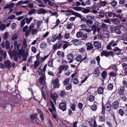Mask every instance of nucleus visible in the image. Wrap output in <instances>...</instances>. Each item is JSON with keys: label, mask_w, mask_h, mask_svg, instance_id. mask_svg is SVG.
Returning a JSON list of instances; mask_svg holds the SVG:
<instances>
[{"label": "nucleus", "mask_w": 127, "mask_h": 127, "mask_svg": "<svg viewBox=\"0 0 127 127\" xmlns=\"http://www.w3.org/2000/svg\"><path fill=\"white\" fill-rule=\"evenodd\" d=\"M66 57L68 61H69L68 62L69 63H70L73 62V60H72L73 59L74 57L72 54L71 53L68 54L67 55Z\"/></svg>", "instance_id": "10"}, {"label": "nucleus", "mask_w": 127, "mask_h": 127, "mask_svg": "<svg viewBox=\"0 0 127 127\" xmlns=\"http://www.w3.org/2000/svg\"><path fill=\"white\" fill-rule=\"evenodd\" d=\"M116 72L115 73H114V72H111L109 73V76L110 77H115L117 76L116 74Z\"/></svg>", "instance_id": "39"}, {"label": "nucleus", "mask_w": 127, "mask_h": 127, "mask_svg": "<svg viewBox=\"0 0 127 127\" xmlns=\"http://www.w3.org/2000/svg\"><path fill=\"white\" fill-rule=\"evenodd\" d=\"M51 41L53 42H54L57 39L56 37V35H54L52 36L51 38Z\"/></svg>", "instance_id": "63"}, {"label": "nucleus", "mask_w": 127, "mask_h": 127, "mask_svg": "<svg viewBox=\"0 0 127 127\" xmlns=\"http://www.w3.org/2000/svg\"><path fill=\"white\" fill-rule=\"evenodd\" d=\"M70 107L71 109L73 111H75L76 108V105L74 103L71 104L70 105Z\"/></svg>", "instance_id": "32"}, {"label": "nucleus", "mask_w": 127, "mask_h": 127, "mask_svg": "<svg viewBox=\"0 0 127 127\" xmlns=\"http://www.w3.org/2000/svg\"><path fill=\"white\" fill-rule=\"evenodd\" d=\"M104 89V88L101 87H99L97 89V93L98 94L101 95L103 94Z\"/></svg>", "instance_id": "17"}, {"label": "nucleus", "mask_w": 127, "mask_h": 127, "mask_svg": "<svg viewBox=\"0 0 127 127\" xmlns=\"http://www.w3.org/2000/svg\"><path fill=\"white\" fill-rule=\"evenodd\" d=\"M91 29L93 31V33H94L96 31V27L95 25H93L91 27Z\"/></svg>", "instance_id": "41"}, {"label": "nucleus", "mask_w": 127, "mask_h": 127, "mask_svg": "<svg viewBox=\"0 0 127 127\" xmlns=\"http://www.w3.org/2000/svg\"><path fill=\"white\" fill-rule=\"evenodd\" d=\"M118 113L121 116L123 117L125 114V112L122 109L120 108L118 110Z\"/></svg>", "instance_id": "29"}, {"label": "nucleus", "mask_w": 127, "mask_h": 127, "mask_svg": "<svg viewBox=\"0 0 127 127\" xmlns=\"http://www.w3.org/2000/svg\"><path fill=\"white\" fill-rule=\"evenodd\" d=\"M100 74L99 68V67H98L94 69V71L92 73L93 74V77L95 79L98 77Z\"/></svg>", "instance_id": "4"}, {"label": "nucleus", "mask_w": 127, "mask_h": 127, "mask_svg": "<svg viewBox=\"0 0 127 127\" xmlns=\"http://www.w3.org/2000/svg\"><path fill=\"white\" fill-rule=\"evenodd\" d=\"M100 5L101 6H104L106 4V2L105 1H102L100 0Z\"/></svg>", "instance_id": "59"}, {"label": "nucleus", "mask_w": 127, "mask_h": 127, "mask_svg": "<svg viewBox=\"0 0 127 127\" xmlns=\"http://www.w3.org/2000/svg\"><path fill=\"white\" fill-rule=\"evenodd\" d=\"M73 24H69L67 25L66 26V28L68 30H69L72 28V26H73Z\"/></svg>", "instance_id": "55"}, {"label": "nucleus", "mask_w": 127, "mask_h": 127, "mask_svg": "<svg viewBox=\"0 0 127 127\" xmlns=\"http://www.w3.org/2000/svg\"><path fill=\"white\" fill-rule=\"evenodd\" d=\"M125 90L124 87H121L119 90V94L120 95H123Z\"/></svg>", "instance_id": "20"}, {"label": "nucleus", "mask_w": 127, "mask_h": 127, "mask_svg": "<svg viewBox=\"0 0 127 127\" xmlns=\"http://www.w3.org/2000/svg\"><path fill=\"white\" fill-rule=\"evenodd\" d=\"M48 4L51 6H54L56 4L55 3L49 0L48 2Z\"/></svg>", "instance_id": "58"}, {"label": "nucleus", "mask_w": 127, "mask_h": 127, "mask_svg": "<svg viewBox=\"0 0 127 127\" xmlns=\"http://www.w3.org/2000/svg\"><path fill=\"white\" fill-rule=\"evenodd\" d=\"M66 11L68 13H71L72 14L74 15L76 17L81 18L82 17V15L80 14L71 9L67 10H66Z\"/></svg>", "instance_id": "5"}, {"label": "nucleus", "mask_w": 127, "mask_h": 127, "mask_svg": "<svg viewBox=\"0 0 127 127\" xmlns=\"http://www.w3.org/2000/svg\"><path fill=\"white\" fill-rule=\"evenodd\" d=\"M119 102L117 100H116L112 103V108L115 110L117 109L119 106Z\"/></svg>", "instance_id": "8"}, {"label": "nucleus", "mask_w": 127, "mask_h": 127, "mask_svg": "<svg viewBox=\"0 0 127 127\" xmlns=\"http://www.w3.org/2000/svg\"><path fill=\"white\" fill-rule=\"evenodd\" d=\"M107 88L109 90H111L113 89V85L112 84L110 83L108 85Z\"/></svg>", "instance_id": "46"}, {"label": "nucleus", "mask_w": 127, "mask_h": 127, "mask_svg": "<svg viewBox=\"0 0 127 127\" xmlns=\"http://www.w3.org/2000/svg\"><path fill=\"white\" fill-rule=\"evenodd\" d=\"M94 45L95 48L96 49H99L101 48V43L98 41H94Z\"/></svg>", "instance_id": "9"}, {"label": "nucleus", "mask_w": 127, "mask_h": 127, "mask_svg": "<svg viewBox=\"0 0 127 127\" xmlns=\"http://www.w3.org/2000/svg\"><path fill=\"white\" fill-rule=\"evenodd\" d=\"M5 46L6 49V50H8L9 49L10 43L9 41L8 40H6L5 42Z\"/></svg>", "instance_id": "30"}, {"label": "nucleus", "mask_w": 127, "mask_h": 127, "mask_svg": "<svg viewBox=\"0 0 127 127\" xmlns=\"http://www.w3.org/2000/svg\"><path fill=\"white\" fill-rule=\"evenodd\" d=\"M42 70L39 67L38 68V72L39 75L40 76H42L43 74Z\"/></svg>", "instance_id": "45"}, {"label": "nucleus", "mask_w": 127, "mask_h": 127, "mask_svg": "<svg viewBox=\"0 0 127 127\" xmlns=\"http://www.w3.org/2000/svg\"><path fill=\"white\" fill-rule=\"evenodd\" d=\"M88 99L90 102H93L95 100V98L93 95H90L89 96Z\"/></svg>", "instance_id": "36"}, {"label": "nucleus", "mask_w": 127, "mask_h": 127, "mask_svg": "<svg viewBox=\"0 0 127 127\" xmlns=\"http://www.w3.org/2000/svg\"><path fill=\"white\" fill-rule=\"evenodd\" d=\"M123 6H119L118 7L116 8V12L118 13H120L122 12V10L120 9H119L120 8H122Z\"/></svg>", "instance_id": "26"}, {"label": "nucleus", "mask_w": 127, "mask_h": 127, "mask_svg": "<svg viewBox=\"0 0 127 127\" xmlns=\"http://www.w3.org/2000/svg\"><path fill=\"white\" fill-rule=\"evenodd\" d=\"M6 28V25L4 24H2L0 25V30L1 31L4 30Z\"/></svg>", "instance_id": "38"}, {"label": "nucleus", "mask_w": 127, "mask_h": 127, "mask_svg": "<svg viewBox=\"0 0 127 127\" xmlns=\"http://www.w3.org/2000/svg\"><path fill=\"white\" fill-rule=\"evenodd\" d=\"M114 54L112 51H110L109 52H106L104 50H103L101 54V57L105 56L106 57H108L109 56L113 57Z\"/></svg>", "instance_id": "2"}, {"label": "nucleus", "mask_w": 127, "mask_h": 127, "mask_svg": "<svg viewBox=\"0 0 127 127\" xmlns=\"http://www.w3.org/2000/svg\"><path fill=\"white\" fill-rule=\"evenodd\" d=\"M24 52L23 50L21 49H20L19 50L18 52V55L19 58H20L21 55L23 54Z\"/></svg>", "instance_id": "37"}, {"label": "nucleus", "mask_w": 127, "mask_h": 127, "mask_svg": "<svg viewBox=\"0 0 127 127\" xmlns=\"http://www.w3.org/2000/svg\"><path fill=\"white\" fill-rule=\"evenodd\" d=\"M102 108L101 113L103 115L104 117H105V107L103 103L102 104Z\"/></svg>", "instance_id": "31"}, {"label": "nucleus", "mask_w": 127, "mask_h": 127, "mask_svg": "<svg viewBox=\"0 0 127 127\" xmlns=\"http://www.w3.org/2000/svg\"><path fill=\"white\" fill-rule=\"evenodd\" d=\"M97 103L95 101L94 102V104L91 106V108L92 111H95L96 110L97 108Z\"/></svg>", "instance_id": "18"}, {"label": "nucleus", "mask_w": 127, "mask_h": 127, "mask_svg": "<svg viewBox=\"0 0 127 127\" xmlns=\"http://www.w3.org/2000/svg\"><path fill=\"white\" fill-rule=\"evenodd\" d=\"M37 12L38 14H44L47 13V12L46 10L44 8H40L38 10Z\"/></svg>", "instance_id": "13"}, {"label": "nucleus", "mask_w": 127, "mask_h": 127, "mask_svg": "<svg viewBox=\"0 0 127 127\" xmlns=\"http://www.w3.org/2000/svg\"><path fill=\"white\" fill-rule=\"evenodd\" d=\"M30 119L31 120V123L33 124L34 123V120H38L37 114L35 113L30 116Z\"/></svg>", "instance_id": "6"}, {"label": "nucleus", "mask_w": 127, "mask_h": 127, "mask_svg": "<svg viewBox=\"0 0 127 127\" xmlns=\"http://www.w3.org/2000/svg\"><path fill=\"white\" fill-rule=\"evenodd\" d=\"M14 3H11L7 5L4 7V9H6L9 8L10 9L14 7Z\"/></svg>", "instance_id": "15"}, {"label": "nucleus", "mask_w": 127, "mask_h": 127, "mask_svg": "<svg viewBox=\"0 0 127 127\" xmlns=\"http://www.w3.org/2000/svg\"><path fill=\"white\" fill-rule=\"evenodd\" d=\"M68 65H61L58 68V73L56 75H58V73L60 74L61 73L63 70H66L68 69Z\"/></svg>", "instance_id": "3"}, {"label": "nucleus", "mask_w": 127, "mask_h": 127, "mask_svg": "<svg viewBox=\"0 0 127 127\" xmlns=\"http://www.w3.org/2000/svg\"><path fill=\"white\" fill-rule=\"evenodd\" d=\"M31 30L29 29L27 31H26L25 35L26 37L28 36L30 33Z\"/></svg>", "instance_id": "53"}, {"label": "nucleus", "mask_w": 127, "mask_h": 127, "mask_svg": "<svg viewBox=\"0 0 127 127\" xmlns=\"http://www.w3.org/2000/svg\"><path fill=\"white\" fill-rule=\"evenodd\" d=\"M86 46H87L86 49L88 50H91L94 48L93 45L89 42L86 44Z\"/></svg>", "instance_id": "21"}, {"label": "nucleus", "mask_w": 127, "mask_h": 127, "mask_svg": "<svg viewBox=\"0 0 127 127\" xmlns=\"http://www.w3.org/2000/svg\"><path fill=\"white\" fill-rule=\"evenodd\" d=\"M53 60L52 59H50L49 61H48V65L50 67H53Z\"/></svg>", "instance_id": "27"}, {"label": "nucleus", "mask_w": 127, "mask_h": 127, "mask_svg": "<svg viewBox=\"0 0 127 127\" xmlns=\"http://www.w3.org/2000/svg\"><path fill=\"white\" fill-rule=\"evenodd\" d=\"M59 82V79L58 78H57L53 81V84L55 87L58 88L59 87L60 85Z\"/></svg>", "instance_id": "12"}, {"label": "nucleus", "mask_w": 127, "mask_h": 127, "mask_svg": "<svg viewBox=\"0 0 127 127\" xmlns=\"http://www.w3.org/2000/svg\"><path fill=\"white\" fill-rule=\"evenodd\" d=\"M86 17L87 18V20H90L93 19L94 18V17L93 16H91L90 15H88L86 16Z\"/></svg>", "instance_id": "50"}, {"label": "nucleus", "mask_w": 127, "mask_h": 127, "mask_svg": "<svg viewBox=\"0 0 127 127\" xmlns=\"http://www.w3.org/2000/svg\"><path fill=\"white\" fill-rule=\"evenodd\" d=\"M105 106L106 108L107 109L108 111L109 112L112 107L111 104L110 102H108L106 104Z\"/></svg>", "instance_id": "16"}, {"label": "nucleus", "mask_w": 127, "mask_h": 127, "mask_svg": "<svg viewBox=\"0 0 127 127\" xmlns=\"http://www.w3.org/2000/svg\"><path fill=\"white\" fill-rule=\"evenodd\" d=\"M31 30L29 29L27 31H26L25 35L26 37L28 36L30 33Z\"/></svg>", "instance_id": "54"}, {"label": "nucleus", "mask_w": 127, "mask_h": 127, "mask_svg": "<svg viewBox=\"0 0 127 127\" xmlns=\"http://www.w3.org/2000/svg\"><path fill=\"white\" fill-rule=\"evenodd\" d=\"M73 83L74 84H77L79 82V81L77 79V76L76 77V76L75 77L73 80Z\"/></svg>", "instance_id": "43"}, {"label": "nucleus", "mask_w": 127, "mask_h": 127, "mask_svg": "<svg viewBox=\"0 0 127 127\" xmlns=\"http://www.w3.org/2000/svg\"><path fill=\"white\" fill-rule=\"evenodd\" d=\"M56 37L57 39H58V40H61L62 38H63V36H62L61 34V33H59L58 36H57V35H56Z\"/></svg>", "instance_id": "49"}, {"label": "nucleus", "mask_w": 127, "mask_h": 127, "mask_svg": "<svg viewBox=\"0 0 127 127\" xmlns=\"http://www.w3.org/2000/svg\"><path fill=\"white\" fill-rule=\"evenodd\" d=\"M5 67L6 68H10L11 66V63L9 60L6 61L4 62Z\"/></svg>", "instance_id": "11"}, {"label": "nucleus", "mask_w": 127, "mask_h": 127, "mask_svg": "<svg viewBox=\"0 0 127 127\" xmlns=\"http://www.w3.org/2000/svg\"><path fill=\"white\" fill-rule=\"evenodd\" d=\"M37 33V30L36 29H32V30L31 33L32 35H34Z\"/></svg>", "instance_id": "52"}, {"label": "nucleus", "mask_w": 127, "mask_h": 127, "mask_svg": "<svg viewBox=\"0 0 127 127\" xmlns=\"http://www.w3.org/2000/svg\"><path fill=\"white\" fill-rule=\"evenodd\" d=\"M52 117L55 119V120L57 121V123L58 122V117H57L56 116L55 114H53Z\"/></svg>", "instance_id": "60"}, {"label": "nucleus", "mask_w": 127, "mask_h": 127, "mask_svg": "<svg viewBox=\"0 0 127 127\" xmlns=\"http://www.w3.org/2000/svg\"><path fill=\"white\" fill-rule=\"evenodd\" d=\"M58 97L57 94L55 93L54 94H52L51 95V97L52 99H53L54 102L56 103V100Z\"/></svg>", "instance_id": "22"}, {"label": "nucleus", "mask_w": 127, "mask_h": 127, "mask_svg": "<svg viewBox=\"0 0 127 127\" xmlns=\"http://www.w3.org/2000/svg\"><path fill=\"white\" fill-rule=\"evenodd\" d=\"M82 32L81 31H79L76 33V36L78 38L81 37L82 36Z\"/></svg>", "instance_id": "35"}, {"label": "nucleus", "mask_w": 127, "mask_h": 127, "mask_svg": "<svg viewBox=\"0 0 127 127\" xmlns=\"http://www.w3.org/2000/svg\"><path fill=\"white\" fill-rule=\"evenodd\" d=\"M88 37L87 35V33H85L82 34V36L81 37V40H85Z\"/></svg>", "instance_id": "40"}, {"label": "nucleus", "mask_w": 127, "mask_h": 127, "mask_svg": "<svg viewBox=\"0 0 127 127\" xmlns=\"http://www.w3.org/2000/svg\"><path fill=\"white\" fill-rule=\"evenodd\" d=\"M86 23L87 25L90 27L93 24V22L91 20L87 19L86 20Z\"/></svg>", "instance_id": "24"}, {"label": "nucleus", "mask_w": 127, "mask_h": 127, "mask_svg": "<svg viewBox=\"0 0 127 127\" xmlns=\"http://www.w3.org/2000/svg\"><path fill=\"white\" fill-rule=\"evenodd\" d=\"M122 39L123 40L127 41V33L125 35H123L122 36Z\"/></svg>", "instance_id": "61"}, {"label": "nucleus", "mask_w": 127, "mask_h": 127, "mask_svg": "<svg viewBox=\"0 0 127 127\" xmlns=\"http://www.w3.org/2000/svg\"><path fill=\"white\" fill-rule=\"evenodd\" d=\"M66 95V93L63 91H61L60 94V96L62 97H63Z\"/></svg>", "instance_id": "51"}, {"label": "nucleus", "mask_w": 127, "mask_h": 127, "mask_svg": "<svg viewBox=\"0 0 127 127\" xmlns=\"http://www.w3.org/2000/svg\"><path fill=\"white\" fill-rule=\"evenodd\" d=\"M113 15V14L112 12H105V15L106 16V17L108 16L111 17H112Z\"/></svg>", "instance_id": "33"}, {"label": "nucleus", "mask_w": 127, "mask_h": 127, "mask_svg": "<svg viewBox=\"0 0 127 127\" xmlns=\"http://www.w3.org/2000/svg\"><path fill=\"white\" fill-rule=\"evenodd\" d=\"M121 27L120 26H118L116 24L113 25L110 27V30L112 32H115L117 34H121Z\"/></svg>", "instance_id": "1"}, {"label": "nucleus", "mask_w": 127, "mask_h": 127, "mask_svg": "<svg viewBox=\"0 0 127 127\" xmlns=\"http://www.w3.org/2000/svg\"><path fill=\"white\" fill-rule=\"evenodd\" d=\"M40 63L39 61L36 60L34 63V68H37L39 66Z\"/></svg>", "instance_id": "25"}, {"label": "nucleus", "mask_w": 127, "mask_h": 127, "mask_svg": "<svg viewBox=\"0 0 127 127\" xmlns=\"http://www.w3.org/2000/svg\"><path fill=\"white\" fill-rule=\"evenodd\" d=\"M82 7H73L74 9L76 10L77 11H81L82 9Z\"/></svg>", "instance_id": "62"}, {"label": "nucleus", "mask_w": 127, "mask_h": 127, "mask_svg": "<svg viewBox=\"0 0 127 127\" xmlns=\"http://www.w3.org/2000/svg\"><path fill=\"white\" fill-rule=\"evenodd\" d=\"M48 122L49 125L50 127H54V126L53 123H52L50 120H48Z\"/></svg>", "instance_id": "64"}, {"label": "nucleus", "mask_w": 127, "mask_h": 127, "mask_svg": "<svg viewBox=\"0 0 127 127\" xmlns=\"http://www.w3.org/2000/svg\"><path fill=\"white\" fill-rule=\"evenodd\" d=\"M101 76L104 80L106 79L107 76V72L106 71H103L101 73Z\"/></svg>", "instance_id": "23"}, {"label": "nucleus", "mask_w": 127, "mask_h": 127, "mask_svg": "<svg viewBox=\"0 0 127 127\" xmlns=\"http://www.w3.org/2000/svg\"><path fill=\"white\" fill-rule=\"evenodd\" d=\"M99 121L100 122H102L105 121V119L104 116H99Z\"/></svg>", "instance_id": "48"}, {"label": "nucleus", "mask_w": 127, "mask_h": 127, "mask_svg": "<svg viewBox=\"0 0 127 127\" xmlns=\"http://www.w3.org/2000/svg\"><path fill=\"white\" fill-rule=\"evenodd\" d=\"M59 108L62 110L63 111H64L66 110V104L64 102H61L59 105Z\"/></svg>", "instance_id": "7"}, {"label": "nucleus", "mask_w": 127, "mask_h": 127, "mask_svg": "<svg viewBox=\"0 0 127 127\" xmlns=\"http://www.w3.org/2000/svg\"><path fill=\"white\" fill-rule=\"evenodd\" d=\"M35 11V9H33L30 10L29 11L28 14L29 15H32L33 13H34Z\"/></svg>", "instance_id": "56"}, {"label": "nucleus", "mask_w": 127, "mask_h": 127, "mask_svg": "<svg viewBox=\"0 0 127 127\" xmlns=\"http://www.w3.org/2000/svg\"><path fill=\"white\" fill-rule=\"evenodd\" d=\"M18 38V36L15 33L13 34L12 36V40H15L17 39Z\"/></svg>", "instance_id": "47"}, {"label": "nucleus", "mask_w": 127, "mask_h": 127, "mask_svg": "<svg viewBox=\"0 0 127 127\" xmlns=\"http://www.w3.org/2000/svg\"><path fill=\"white\" fill-rule=\"evenodd\" d=\"M70 79L69 78H66L64 80L63 82V84L64 85H66L68 84V83L69 82Z\"/></svg>", "instance_id": "28"}, {"label": "nucleus", "mask_w": 127, "mask_h": 127, "mask_svg": "<svg viewBox=\"0 0 127 127\" xmlns=\"http://www.w3.org/2000/svg\"><path fill=\"white\" fill-rule=\"evenodd\" d=\"M111 67L113 70L116 71L118 69L117 68V67L116 64H113L111 65Z\"/></svg>", "instance_id": "42"}, {"label": "nucleus", "mask_w": 127, "mask_h": 127, "mask_svg": "<svg viewBox=\"0 0 127 127\" xmlns=\"http://www.w3.org/2000/svg\"><path fill=\"white\" fill-rule=\"evenodd\" d=\"M45 77V73H44L40 77L39 79V83L42 84H44V78Z\"/></svg>", "instance_id": "14"}, {"label": "nucleus", "mask_w": 127, "mask_h": 127, "mask_svg": "<svg viewBox=\"0 0 127 127\" xmlns=\"http://www.w3.org/2000/svg\"><path fill=\"white\" fill-rule=\"evenodd\" d=\"M9 34L7 32H5L4 34V35L3 37V39L6 40L7 39Z\"/></svg>", "instance_id": "44"}, {"label": "nucleus", "mask_w": 127, "mask_h": 127, "mask_svg": "<svg viewBox=\"0 0 127 127\" xmlns=\"http://www.w3.org/2000/svg\"><path fill=\"white\" fill-rule=\"evenodd\" d=\"M32 17H30L29 19L28 18H25V20L26 21V22L28 24H29L31 22L32 20Z\"/></svg>", "instance_id": "34"}, {"label": "nucleus", "mask_w": 127, "mask_h": 127, "mask_svg": "<svg viewBox=\"0 0 127 127\" xmlns=\"http://www.w3.org/2000/svg\"><path fill=\"white\" fill-rule=\"evenodd\" d=\"M40 47L42 50H44L47 47L46 43L45 42H42L40 45Z\"/></svg>", "instance_id": "19"}, {"label": "nucleus", "mask_w": 127, "mask_h": 127, "mask_svg": "<svg viewBox=\"0 0 127 127\" xmlns=\"http://www.w3.org/2000/svg\"><path fill=\"white\" fill-rule=\"evenodd\" d=\"M82 57L81 55H79L76 58V60L77 62H80L81 60Z\"/></svg>", "instance_id": "57"}]
</instances>
